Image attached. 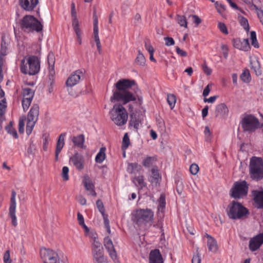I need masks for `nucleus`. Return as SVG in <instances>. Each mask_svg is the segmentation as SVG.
<instances>
[{"label": "nucleus", "mask_w": 263, "mask_h": 263, "mask_svg": "<svg viewBox=\"0 0 263 263\" xmlns=\"http://www.w3.org/2000/svg\"><path fill=\"white\" fill-rule=\"evenodd\" d=\"M83 73L81 70H77L73 72L67 79L66 84L68 87H72L77 84Z\"/></svg>", "instance_id": "nucleus-14"}, {"label": "nucleus", "mask_w": 263, "mask_h": 263, "mask_svg": "<svg viewBox=\"0 0 263 263\" xmlns=\"http://www.w3.org/2000/svg\"><path fill=\"white\" fill-rule=\"evenodd\" d=\"M141 123V120L138 117H136V114H130V120L129 121V125L134 127L136 130L138 129Z\"/></svg>", "instance_id": "nucleus-29"}, {"label": "nucleus", "mask_w": 263, "mask_h": 263, "mask_svg": "<svg viewBox=\"0 0 263 263\" xmlns=\"http://www.w3.org/2000/svg\"><path fill=\"white\" fill-rule=\"evenodd\" d=\"M238 20L241 26L243 28V29L247 31H249L250 28L247 19L242 16H239Z\"/></svg>", "instance_id": "nucleus-38"}, {"label": "nucleus", "mask_w": 263, "mask_h": 263, "mask_svg": "<svg viewBox=\"0 0 263 263\" xmlns=\"http://www.w3.org/2000/svg\"><path fill=\"white\" fill-rule=\"evenodd\" d=\"M249 174L252 179L258 181L263 178V161L261 158L252 157L250 160Z\"/></svg>", "instance_id": "nucleus-6"}, {"label": "nucleus", "mask_w": 263, "mask_h": 263, "mask_svg": "<svg viewBox=\"0 0 263 263\" xmlns=\"http://www.w3.org/2000/svg\"><path fill=\"white\" fill-rule=\"evenodd\" d=\"M103 219H104V226H105V228L106 229L107 232L109 234H110L111 230L110 229L109 220L107 218V216L105 215V214H104V216H103Z\"/></svg>", "instance_id": "nucleus-55"}, {"label": "nucleus", "mask_w": 263, "mask_h": 263, "mask_svg": "<svg viewBox=\"0 0 263 263\" xmlns=\"http://www.w3.org/2000/svg\"><path fill=\"white\" fill-rule=\"evenodd\" d=\"M247 213V209L237 202L232 201L228 206V214L232 219L240 218Z\"/></svg>", "instance_id": "nucleus-9"}, {"label": "nucleus", "mask_w": 263, "mask_h": 263, "mask_svg": "<svg viewBox=\"0 0 263 263\" xmlns=\"http://www.w3.org/2000/svg\"><path fill=\"white\" fill-rule=\"evenodd\" d=\"M25 126V121L24 119L20 120L18 122V130L20 133L24 132V127Z\"/></svg>", "instance_id": "nucleus-61"}, {"label": "nucleus", "mask_w": 263, "mask_h": 263, "mask_svg": "<svg viewBox=\"0 0 263 263\" xmlns=\"http://www.w3.org/2000/svg\"><path fill=\"white\" fill-rule=\"evenodd\" d=\"M262 243L263 232L250 239L249 242V248L252 251H255L259 249Z\"/></svg>", "instance_id": "nucleus-16"}, {"label": "nucleus", "mask_w": 263, "mask_h": 263, "mask_svg": "<svg viewBox=\"0 0 263 263\" xmlns=\"http://www.w3.org/2000/svg\"><path fill=\"white\" fill-rule=\"evenodd\" d=\"M110 119L118 126L125 124L128 119V114L125 108L120 104H116L109 111Z\"/></svg>", "instance_id": "nucleus-5"}, {"label": "nucleus", "mask_w": 263, "mask_h": 263, "mask_svg": "<svg viewBox=\"0 0 263 263\" xmlns=\"http://www.w3.org/2000/svg\"><path fill=\"white\" fill-rule=\"evenodd\" d=\"M72 141L76 146L83 149L86 148V146L84 145L85 137L84 135L81 134L73 136L72 138Z\"/></svg>", "instance_id": "nucleus-24"}, {"label": "nucleus", "mask_w": 263, "mask_h": 263, "mask_svg": "<svg viewBox=\"0 0 263 263\" xmlns=\"http://www.w3.org/2000/svg\"><path fill=\"white\" fill-rule=\"evenodd\" d=\"M40 255L44 263H60L58 254L52 250L41 249Z\"/></svg>", "instance_id": "nucleus-11"}, {"label": "nucleus", "mask_w": 263, "mask_h": 263, "mask_svg": "<svg viewBox=\"0 0 263 263\" xmlns=\"http://www.w3.org/2000/svg\"><path fill=\"white\" fill-rule=\"evenodd\" d=\"M202 68L204 72L207 75H210L212 73V69L210 68L206 64L202 65Z\"/></svg>", "instance_id": "nucleus-63"}, {"label": "nucleus", "mask_w": 263, "mask_h": 263, "mask_svg": "<svg viewBox=\"0 0 263 263\" xmlns=\"http://www.w3.org/2000/svg\"><path fill=\"white\" fill-rule=\"evenodd\" d=\"M116 90L114 91L113 95L111 97V101H120L123 104L129 102L130 100L134 99V96L130 89L133 86L134 88L137 87L135 85V81L123 79L119 80L116 84ZM134 88H133L134 89Z\"/></svg>", "instance_id": "nucleus-1"}, {"label": "nucleus", "mask_w": 263, "mask_h": 263, "mask_svg": "<svg viewBox=\"0 0 263 263\" xmlns=\"http://www.w3.org/2000/svg\"><path fill=\"white\" fill-rule=\"evenodd\" d=\"M32 100L27 98H23L22 105L24 111H26L29 107Z\"/></svg>", "instance_id": "nucleus-45"}, {"label": "nucleus", "mask_w": 263, "mask_h": 263, "mask_svg": "<svg viewBox=\"0 0 263 263\" xmlns=\"http://www.w3.org/2000/svg\"><path fill=\"white\" fill-rule=\"evenodd\" d=\"M16 208L9 209V216L11 219V223L12 226L16 227L17 225V218L15 215Z\"/></svg>", "instance_id": "nucleus-32"}, {"label": "nucleus", "mask_w": 263, "mask_h": 263, "mask_svg": "<svg viewBox=\"0 0 263 263\" xmlns=\"http://www.w3.org/2000/svg\"><path fill=\"white\" fill-rule=\"evenodd\" d=\"M7 107L6 99L0 100V120H5V114Z\"/></svg>", "instance_id": "nucleus-33"}, {"label": "nucleus", "mask_w": 263, "mask_h": 263, "mask_svg": "<svg viewBox=\"0 0 263 263\" xmlns=\"http://www.w3.org/2000/svg\"><path fill=\"white\" fill-rule=\"evenodd\" d=\"M66 133H63L60 134L59 136L58 141L56 145V149H55V160L56 161L58 160L59 158V155L61 152L63 146H64L65 142V138L66 137Z\"/></svg>", "instance_id": "nucleus-21"}, {"label": "nucleus", "mask_w": 263, "mask_h": 263, "mask_svg": "<svg viewBox=\"0 0 263 263\" xmlns=\"http://www.w3.org/2000/svg\"><path fill=\"white\" fill-rule=\"evenodd\" d=\"M229 109L224 103H221L216 106L215 114L217 117H226L228 115Z\"/></svg>", "instance_id": "nucleus-23"}, {"label": "nucleus", "mask_w": 263, "mask_h": 263, "mask_svg": "<svg viewBox=\"0 0 263 263\" xmlns=\"http://www.w3.org/2000/svg\"><path fill=\"white\" fill-rule=\"evenodd\" d=\"M149 263H162L163 259L160 252L158 249L151 251L149 257Z\"/></svg>", "instance_id": "nucleus-22"}, {"label": "nucleus", "mask_w": 263, "mask_h": 263, "mask_svg": "<svg viewBox=\"0 0 263 263\" xmlns=\"http://www.w3.org/2000/svg\"><path fill=\"white\" fill-rule=\"evenodd\" d=\"M141 168V166L138 163H131L128 164L127 171L130 174H135L137 172H139Z\"/></svg>", "instance_id": "nucleus-30"}, {"label": "nucleus", "mask_w": 263, "mask_h": 263, "mask_svg": "<svg viewBox=\"0 0 263 263\" xmlns=\"http://www.w3.org/2000/svg\"><path fill=\"white\" fill-rule=\"evenodd\" d=\"M251 44L255 48H258L259 44L256 39V35L255 31H251L250 33Z\"/></svg>", "instance_id": "nucleus-44"}, {"label": "nucleus", "mask_w": 263, "mask_h": 263, "mask_svg": "<svg viewBox=\"0 0 263 263\" xmlns=\"http://www.w3.org/2000/svg\"><path fill=\"white\" fill-rule=\"evenodd\" d=\"M83 183L85 189L88 192V195L96 197L97 193L95 190V185L88 176L87 175L84 177Z\"/></svg>", "instance_id": "nucleus-18"}, {"label": "nucleus", "mask_w": 263, "mask_h": 263, "mask_svg": "<svg viewBox=\"0 0 263 263\" xmlns=\"http://www.w3.org/2000/svg\"><path fill=\"white\" fill-rule=\"evenodd\" d=\"M251 4H252V8L254 7V8L256 10H260L259 9L260 1V0H251L250 2Z\"/></svg>", "instance_id": "nucleus-57"}, {"label": "nucleus", "mask_w": 263, "mask_h": 263, "mask_svg": "<svg viewBox=\"0 0 263 263\" xmlns=\"http://www.w3.org/2000/svg\"><path fill=\"white\" fill-rule=\"evenodd\" d=\"M34 92L29 88H24L23 89V98H27L32 100L34 97Z\"/></svg>", "instance_id": "nucleus-34"}, {"label": "nucleus", "mask_w": 263, "mask_h": 263, "mask_svg": "<svg viewBox=\"0 0 263 263\" xmlns=\"http://www.w3.org/2000/svg\"><path fill=\"white\" fill-rule=\"evenodd\" d=\"M146 60L144 55L140 50L138 51V54L135 60V62L137 65L144 66L145 64Z\"/></svg>", "instance_id": "nucleus-37"}, {"label": "nucleus", "mask_w": 263, "mask_h": 263, "mask_svg": "<svg viewBox=\"0 0 263 263\" xmlns=\"http://www.w3.org/2000/svg\"><path fill=\"white\" fill-rule=\"evenodd\" d=\"M167 101L169 105L170 106L171 108L173 109L176 101V97L173 94L168 95Z\"/></svg>", "instance_id": "nucleus-43"}, {"label": "nucleus", "mask_w": 263, "mask_h": 263, "mask_svg": "<svg viewBox=\"0 0 263 263\" xmlns=\"http://www.w3.org/2000/svg\"><path fill=\"white\" fill-rule=\"evenodd\" d=\"M72 18V26L73 28V30L75 33H78V32L81 31L80 27H79V21L77 18V16L71 17Z\"/></svg>", "instance_id": "nucleus-42"}, {"label": "nucleus", "mask_w": 263, "mask_h": 263, "mask_svg": "<svg viewBox=\"0 0 263 263\" xmlns=\"http://www.w3.org/2000/svg\"><path fill=\"white\" fill-rule=\"evenodd\" d=\"M49 141V135L48 134H44L43 136V149L44 151H47Z\"/></svg>", "instance_id": "nucleus-41"}, {"label": "nucleus", "mask_w": 263, "mask_h": 263, "mask_svg": "<svg viewBox=\"0 0 263 263\" xmlns=\"http://www.w3.org/2000/svg\"><path fill=\"white\" fill-rule=\"evenodd\" d=\"M104 246L112 261L115 263H119V258L117 255L112 241L109 237L107 236L104 238Z\"/></svg>", "instance_id": "nucleus-12"}, {"label": "nucleus", "mask_w": 263, "mask_h": 263, "mask_svg": "<svg viewBox=\"0 0 263 263\" xmlns=\"http://www.w3.org/2000/svg\"><path fill=\"white\" fill-rule=\"evenodd\" d=\"M165 45L167 46L173 45L175 44L174 39L172 37H164Z\"/></svg>", "instance_id": "nucleus-59"}, {"label": "nucleus", "mask_w": 263, "mask_h": 263, "mask_svg": "<svg viewBox=\"0 0 263 263\" xmlns=\"http://www.w3.org/2000/svg\"><path fill=\"white\" fill-rule=\"evenodd\" d=\"M254 201L258 208H263V190L254 192Z\"/></svg>", "instance_id": "nucleus-27"}, {"label": "nucleus", "mask_w": 263, "mask_h": 263, "mask_svg": "<svg viewBox=\"0 0 263 263\" xmlns=\"http://www.w3.org/2000/svg\"><path fill=\"white\" fill-rule=\"evenodd\" d=\"M93 260L94 263H107V258L104 256L103 249L100 251H93Z\"/></svg>", "instance_id": "nucleus-19"}, {"label": "nucleus", "mask_w": 263, "mask_h": 263, "mask_svg": "<svg viewBox=\"0 0 263 263\" xmlns=\"http://www.w3.org/2000/svg\"><path fill=\"white\" fill-rule=\"evenodd\" d=\"M192 263L201 262V257L199 252V248H197L196 254L193 255V257L192 259Z\"/></svg>", "instance_id": "nucleus-49"}, {"label": "nucleus", "mask_w": 263, "mask_h": 263, "mask_svg": "<svg viewBox=\"0 0 263 263\" xmlns=\"http://www.w3.org/2000/svg\"><path fill=\"white\" fill-rule=\"evenodd\" d=\"M96 205L99 211L101 213L102 216H104V214H105V209L102 201L98 199L96 202Z\"/></svg>", "instance_id": "nucleus-48"}, {"label": "nucleus", "mask_w": 263, "mask_h": 263, "mask_svg": "<svg viewBox=\"0 0 263 263\" xmlns=\"http://www.w3.org/2000/svg\"><path fill=\"white\" fill-rule=\"evenodd\" d=\"M154 212L149 209H138L131 214L132 221L138 227L151 225L154 220Z\"/></svg>", "instance_id": "nucleus-2"}, {"label": "nucleus", "mask_w": 263, "mask_h": 263, "mask_svg": "<svg viewBox=\"0 0 263 263\" xmlns=\"http://www.w3.org/2000/svg\"><path fill=\"white\" fill-rule=\"evenodd\" d=\"M250 64L251 69L254 71L256 76H260L261 74L260 66L258 60L256 58L250 59Z\"/></svg>", "instance_id": "nucleus-25"}, {"label": "nucleus", "mask_w": 263, "mask_h": 263, "mask_svg": "<svg viewBox=\"0 0 263 263\" xmlns=\"http://www.w3.org/2000/svg\"><path fill=\"white\" fill-rule=\"evenodd\" d=\"M6 130L10 135L15 139L18 138V135L16 130L14 128L12 125L11 122L10 123L9 125L6 127Z\"/></svg>", "instance_id": "nucleus-39"}, {"label": "nucleus", "mask_w": 263, "mask_h": 263, "mask_svg": "<svg viewBox=\"0 0 263 263\" xmlns=\"http://www.w3.org/2000/svg\"><path fill=\"white\" fill-rule=\"evenodd\" d=\"M133 182L139 190L142 189L146 185L143 176H138L134 177L133 179Z\"/></svg>", "instance_id": "nucleus-28"}, {"label": "nucleus", "mask_w": 263, "mask_h": 263, "mask_svg": "<svg viewBox=\"0 0 263 263\" xmlns=\"http://www.w3.org/2000/svg\"><path fill=\"white\" fill-rule=\"evenodd\" d=\"M39 106L33 104L29 110L27 119L26 133L29 135L37 122L39 115Z\"/></svg>", "instance_id": "nucleus-8"}, {"label": "nucleus", "mask_w": 263, "mask_h": 263, "mask_svg": "<svg viewBox=\"0 0 263 263\" xmlns=\"http://www.w3.org/2000/svg\"><path fill=\"white\" fill-rule=\"evenodd\" d=\"M101 249H103V247L101 246V243H100L99 242L97 241L96 240H95L94 242L92 244V252L93 251H97V250L100 251Z\"/></svg>", "instance_id": "nucleus-54"}, {"label": "nucleus", "mask_w": 263, "mask_h": 263, "mask_svg": "<svg viewBox=\"0 0 263 263\" xmlns=\"http://www.w3.org/2000/svg\"><path fill=\"white\" fill-rule=\"evenodd\" d=\"M154 160V157H147L143 160V165L146 167H149L153 164Z\"/></svg>", "instance_id": "nucleus-47"}, {"label": "nucleus", "mask_w": 263, "mask_h": 263, "mask_svg": "<svg viewBox=\"0 0 263 263\" xmlns=\"http://www.w3.org/2000/svg\"><path fill=\"white\" fill-rule=\"evenodd\" d=\"M3 259L5 263H11L9 250H7L5 252Z\"/></svg>", "instance_id": "nucleus-58"}, {"label": "nucleus", "mask_w": 263, "mask_h": 263, "mask_svg": "<svg viewBox=\"0 0 263 263\" xmlns=\"http://www.w3.org/2000/svg\"><path fill=\"white\" fill-rule=\"evenodd\" d=\"M94 39L96 43L97 49L99 52H100L101 50V44L100 41L99 33L93 34Z\"/></svg>", "instance_id": "nucleus-53"}, {"label": "nucleus", "mask_w": 263, "mask_h": 263, "mask_svg": "<svg viewBox=\"0 0 263 263\" xmlns=\"http://www.w3.org/2000/svg\"><path fill=\"white\" fill-rule=\"evenodd\" d=\"M133 95L135 98L130 100L129 102H132V103L128 104V108L130 114H136L143 109L142 106L143 99L141 95V90L138 87L134 88Z\"/></svg>", "instance_id": "nucleus-7"}, {"label": "nucleus", "mask_w": 263, "mask_h": 263, "mask_svg": "<svg viewBox=\"0 0 263 263\" xmlns=\"http://www.w3.org/2000/svg\"><path fill=\"white\" fill-rule=\"evenodd\" d=\"M41 61L35 55H29L21 61L20 70L24 74L34 76L40 70Z\"/></svg>", "instance_id": "nucleus-3"}, {"label": "nucleus", "mask_w": 263, "mask_h": 263, "mask_svg": "<svg viewBox=\"0 0 263 263\" xmlns=\"http://www.w3.org/2000/svg\"><path fill=\"white\" fill-rule=\"evenodd\" d=\"M221 50H222V54L224 57L226 59L228 57V48L226 45L222 44L221 46Z\"/></svg>", "instance_id": "nucleus-60"}, {"label": "nucleus", "mask_w": 263, "mask_h": 263, "mask_svg": "<svg viewBox=\"0 0 263 263\" xmlns=\"http://www.w3.org/2000/svg\"><path fill=\"white\" fill-rule=\"evenodd\" d=\"M19 3L23 10L31 12L39 4V0H19Z\"/></svg>", "instance_id": "nucleus-13"}, {"label": "nucleus", "mask_w": 263, "mask_h": 263, "mask_svg": "<svg viewBox=\"0 0 263 263\" xmlns=\"http://www.w3.org/2000/svg\"><path fill=\"white\" fill-rule=\"evenodd\" d=\"M16 193L15 191H13L11 193V197L10 198V205L9 208H16V203L15 201Z\"/></svg>", "instance_id": "nucleus-51"}, {"label": "nucleus", "mask_w": 263, "mask_h": 263, "mask_svg": "<svg viewBox=\"0 0 263 263\" xmlns=\"http://www.w3.org/2000/svg\"><path fill=\"white\" fill-rule=\"evenodd\" d=\"M199 166L197 164L193 163L190 167V171L193 175H196L199 172Z\"/></svg>", "instance_id": "nucleus-52"}, {"label": "nucleus", "mask_w": 263, "mask_h": 263, "mask_svg": "<svg viewBox=\"0 0 263 263\" xmlns=\"http://www.w3.org/2000/svg\"><path fill=\"white\" fill-rule=\"evenodd\" d=\"M47 61L48 63V69L49 77H53L55 73L54 72V63L55 58L53 53H49L48 55Z\"/></svg>", "instance_id": "nucleus-26"}, {"label": "nucleus", "mask_w": 263, "mask_h": 263, "mask_svg": "<svg viewBox=\"0 0 263 263\" xmlns=\"http://www.w3.org/2000/svg\"><path fill=\"white\" fill-rule=\"evenodd\" d=\"M248 186L245 181L236 182L231 189V196L235 198H240L247 194Z\"/></svg>", "instance_id": "nucleus-10"}, {"label": "nucleus", "mask_w": 263, "mask_h": 263, "mask_svg": "<svg viewBox=\"0 0 263 263\" xmlns=\"http://www.w3.org/2000/svg\"><path fill=\"white\" fill-rule=\"evenodd\" d=\"M233 46L237 49L243 51H248L250 46L248 39L240 40V39H234L233 41Z\"/></svg>", "instance_id": "nucleus-17"}, {"label": "nucleus", "mask_w": 263, "mask_h": 263, "mask_svg": "<svg viewBox=\"0 0 263 263\" xmlns=\"http://www.w3.org/2000/svg\"><path fill=\"white\" fill-rule=\"evenodd\" d=\"M165 197L164 194H161L158 199V210L159 211L163 212L165 207Z\"/></svg>", "instance_id": "nucleus-35"}, {"label": "nucleus", "mask_w": 263, "mask_h": 263, "mask_svg": "<svg viewBox=\"0 0 263 263\" xmlns=\"http://www.w3.org/2000/svg\"><path fill=\"white\" fill-rule=\"evenodd\" d=\"M240 78L244 82H249L251 80L249 71L248 70H245L241 74Z\"/></svg>", "instance_id": "nucleus-46"}, {"label": "nucleus", "mask_w": 263, "mask_h": 263, "mask_svg": "<svg viewBox=\"0 0 263 263\" xmlns=\"http://www.w3.org/2000/svg\"><path fill=\"white\" fill-rule=\"evenodd\" d=\"M105 151L106 148L104 147H101L96 156L95 160L96 162L101 163L105 159Z\"/></svg>", "instance_id": "nucleus-31"}, {"label": "nucleus", "mask_w": 263, "mask_h": 263, "mask_svg": "<svg viewBox=\"0 0 263 263\" xmlns=\"http://www.w3.org/2000/svg\"><path fill=\"white\" fill-rule=\"evenodd\" d=\"M77 218L80 225H84L85 222L83 216L80 212L78 213Z\"/></svg>", "instance_id": "nucleus-62"}, {"label": "nucleus", "mask_w": 263, "mask_h": 263, "mask_svg": "<svg viewBox=\"0 0 263 263\" xmlns=\"http://www.w3.org/2000/svg\"><path fill=\"white\" fill-rule=\"evenodd\" d=\"M212 86V84H208L204 89L203 91V96L205 97L208 96L211 91L210 86Z\"/></svg>", "instance_id": "nucleus-64"}, {"label": "nucleus", "mask_w": 263, "mask_h": 263, "mask_svg": "<svg viewBox=\"0 0 263 263\" xmlns=\"http://www.w3.org/2000/svg\"><path fill=\"white\" fill-rule=\"evenodd\" d=\"M130 144V140L127 133H125L122 140V149L125 151Z\"/></svg>", "instance_id": "nucleus-40"}, {"label": "nucleus", "mask_w": 263, "mask_h": 263, "mask_svg": "<svg viewBox=\"0 0 263 263\" xmlns=\"http://www.w3.org/2000/svg\"><path fill=\"white\" fill-rule=\"evenodd\" d=\"M69 168L67 166H64L62 168V177L64 181H67L69 179Z\"/></svg>", "instance_id": "nucleus-50"}, {"label": "nucleus", "mask_w": 263, "mask_h": 263, "mask_svg": "<svg viewBox=\"0 0 263 263\" xmlns=\"http://www.w3.org/2000/svg\"><path fill=\"white\" fill-rule=\"evenodd\" d=\"M205 237L208 239L207 246L209 251L214 253H216L218 249V246L216 239L207 233L205 234Z\"/></svg>", "instance_id": "nucleus-20"}, {"label": "nucleus", "mask_w": 263, "mask_h": 263, "mask_svg": "<svg viewBox=\"0 0 263 263\" xmlns=\"http://www.w3.org/2000/svg\"><path fill=\"white\" fill-rule=\"evenodd\" d=\"M70 162L72 163L76 168L79 171H81L84 168V157L78 153H75L70 158Z\"/></svg>", "instance_id": "nucleus-15"}, {"label": "nucleus", "mask_w": 263, "mask_h": 263, "mask_svg": "<svg viewBox=\"0 0 263 263\" xmlns=\"http://www.w3.org/2000/svg\"><path fill=\"white\" fill-rule=\"evenodd\" d=\"M151 177L153 180L152 181H154L156 183L159 182L161 179V175L159 173V170L157 168L154 167L151 170Z\"/></svg>", "instance_id": "nucleus-36"}, {"label": "nucleus", "mask_w": 263, "mask_h": 263, "mask_svg": "<svg viewBox=\"0 0 263 263\" xmlns=\"http://www.w3.org/2000/svg\"><path fill=\"white\" fill-rule=\"evenodd\" d=\"M218 28L224 34H228V31L226 25L221 22H219L218 24Z\"/></svg>", "instance_id": "nucleus-56"}, {"label": "nucleus", "mask_w": 263, "mask_h": 263, "mask_svg": "<svg viewBox=\"0 0 263 263\" xmlns=\"http://www.w3.org/2000/svg\"><path fill=\"white\" fill-rule=\"evenodd\" d=\"M20 28L26 33L40 32L43 30L42 23L34 16L26 15L20 21Z\"/></svg>", "instance_id": "nucleus-4"}]
</instances>
